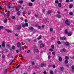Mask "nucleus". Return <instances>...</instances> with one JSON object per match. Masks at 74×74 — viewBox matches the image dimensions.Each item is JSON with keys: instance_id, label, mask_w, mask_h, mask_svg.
I'll return each mask as SVG.
<instances>
[{"instance_id": "20", "label": "nucleus", "mask_w": 74, "mask_h": 74, "mask_svg": "<svg viewBox=\"0 0 74 74\" xmlns=\"http://www.w3.org/2000/svg\"><path fill=\"white\" fill-rule=\"evenodd\" d=\"M41 37H42L40 35L39 36L38 38V40H40L41 38Z\"/></svg>"}, {"instance_id": "23", "label": "nucleus", "mask_w": 74, "mask_h": 74, "mask_svg": "<svg viewBox=\"0 0 74 74\" xmlns=\"http://www.w3.org/2000/svg\"><path fill=\"white\" fill-rule=\"evenodd\" d=\"M53 51V49H49V51H51V52H52Z\"/></svg>"}, {"instance_id": "13", "label": "nucleus", "mask_w": 74, "mask_h": 74, "mask_svg": "<svg viewBox=\"0 0 74 74\" xmlns=\"http://www.w3.org/2000/svg\"><path fill=\"white\" fill-rule=\"evenodd\" d=\"M4 23H7V18H5L4 21Z\"/></svg>"}, {"instance_id": "37", "label": "nucleus", "mask_w": 74, "mask_h": 74, "mask_svg": "<svg viewBox=\"0 0 74 74\" xmlns=\"http://www.w3.org/2000/svg\"><path fill=\"white\" fill-rule=\"evenodd\" d=\"M52 66H53V68H55V67H56V66H55V65H54V64Z\"/></svg>"}, {"instance_id": "44", "label": "nucleus", "mask_w": 74, "mask_h": 74, "mask_svg": "<svg viewBox=\"0 0 74 74\" xmlns=\"http://www.w3.org/2000/svg\"><path fill=\"white\" fill-rule=\"evenodd\" d=\"M25 26H28V24L27 23H25Z\"/></svg>"}, {"instance_id": "3", "label": "nucleus", "mask_w": 74, "mask_h": 74, "mask_svg": "<svg viewBox=\"0 0 74 74\" xmlns=\"http://www.w3.org/2000/svg\"><path fill=\"white\" fill-rule=\"evenodd\" d=\"M60 39L61 40H66V37L65 36L60 37Z\"/></svg>"}, {"instance_id": "40", "label": "nucleus", "mask_w": 74, "mask_h": 74, "mask_svg": "<svg viewBox=\"0 0 74 74\" xmlns=\"http://www.w3.org/2000/svg\"><path fill=\"white\" fill-rule=\"evenodd\" d=\"M73 14V13L72 12L69 13V14L70 15H72Z\"/></svg>"}, {"instance_id": "56", "label": "nucleus", "mask_w": 74, "mask_h": 74, "mask_svg": "<svg viewBox=\"0 0 74 74\" xmlns=\"http://www.w3.org/2000/svg\"><path fill=\"white\" fill-rule=\"evenodd\" d=\"M30 50H29L27 51V53H29V52H30Z\"/></svg>"}, {"instance_id": "35", "label": "nucleus", "mask_w": 74, "mask_h": 74, "mask_svg": "<svg viewBox=\"0 0 74 74\" xmlns=\"http://www.w3.org/2000/svg\"><path fill=\"white\" fill-rule=\"evenodd\" d=\"M34 16H35L36 18H37V17L38 16V15L35 14L34 15Z\"/></svg>"}, {"instance_id": "50", "label": "nucleus", "mask_w": 74, "mask_h": 74, "mask_svg": "<svg viewBox=\"0 0 74 74\" xmlns=\"http://www.w3.org/2000/svg\"><path fill=\"white\" fill-rule=\"evenodd\" d=\"M52 67V66L51 65H50L49 66V67Z\"/></svg>"}, {"instance_id": "31", "label": "nucleus", "mask_w": 74, "mask_h": 74, "mask_svg": "<svg viewBox=\"0 0 74 74\" xmlns=\"http://www.w3.org/2000/svg\"><path fill=\"white\" fill-rule=\"evenodd\" d=\"M58 0H56L55 1V3L56 4H58Z\"/></svg>"}, {"instance_id": "43", "label": "nucleus", "mask_w": 74, "mask_h": 74, "mask_svg": "<svg viewBox=\"0 0 74 74\" xmlns=\"http://www.w3.org/2000/svg\"><path fill=\"white\" fill-rule=\"evenodd\" d=\"M2 58H5V56L4 55H3L2 56Z\"/></svg>"}, {"instance_id": "47", "label": "nucleus", "mask_w": 74, "mask_h": 74, "mask_svg": "<svg viewBox=\"0 0 74 74\" xmlns=\"http://www.w3.org/2000/svg\"><path fill=\"white\" fill-rule=\"evenodd\" d=\"M31 63L32 64V65H34V62H31Z\"/></svg>"}, {"instance_id": "57", "label": "nucleus", "mask_w": 74, "mask_h": 74, "mask_svg": "<svg viewBox=\"0 0 74 74\" xmlns=\"http://www.w3.org/2000/svg\"><path fill=\"white\" fill-rule=\"evenodd\" d=\"M59 1L60 3H62V0H59Z\"/></svg>"}, {"instance_id": "36", "label": "nucleus", "mask_w": 74, "mask_h": 74, "mask_svg": "<svg viewBox=\"0 0 74 74\" xmlns=\"http://www.w3.org/2000/svg\"><path fill=\"white\" fill-rule=\"evenodd\" d=\"M8 8H11V6L10 5H8Z\"/></svg>"}, {"instance_id": "34", "label": "nucleus", "mask_w": 74, "mask_h": 74, "mask_svg": "<svg viewBox=\"0 0 74 74\" xmlns=\"http://www.w3.org/2000/svg\"><path fill=\"white\" fill-rule=\"evenodd\" d=\"M64 62L65 63L67 64V63H68V61L67 60H66Z\"/></svg>"}, {"instance_id": "48", "label": "nucleus", "mask_w": 74, "mask_h": 74, "mask_svg": "<svg viewBox=\"0 0 74 74\" xmlns=\"http://www.w3.org/2000/svg\"><path fill=\"white\" fill-rule=\"evenodd\" d=\"M43 73L44 74H47V72L46 71H44Z\"/></svg>"}, {"instance_id": "9", "label": "nucleus", "mask_w": 74, "mask_h": 74, "mask_svg": "<svg viewBox=\"0 0 74 74\" xmlns=\"http://www.w3.org/2000/svg\"><path fill=\"white\" fill-rule=\"evenodd\" d=\"M65 45L67 46H69V43L68 42H66L65 43Z\"/></svg>"}, {"instance_id": "7", "label": "nucleus", "mask_w": 74, "mask_h": 74, "mask_svg": "<svg viewBox=\"0 0 74 74\" xmlns=\"http://www.w3.org/2000/svg\"><path fill=\"white\" fill-rule=\"evenodd\" d=\"M68 35L69 36H71L72 35V33L71 32H69L68 33Z\"/></svg>"}, {"instance_id": "54", "label": "nucleus", "mask_w": 74, "mask_h": 74, "mask_svg": "<svg viewBox=\"0 0 74 74\" xmlns=\"http://www.w3.org/2000/svg\"><path fill=\"white\" fill-rule=\"evenodd\" d=\"M44 27H45L44 25H42V28H44Z\"/></svg>"}, {"instance_id": "22", "label": "nucleus", "mask_w": 74, "mask_h": 74, "mask_svg": "<svg viewBox=\"0 0 74 74\" xmlns=\"http://www.w3.org/2000/svg\"><path fill=\"white\" fill-rule=\"evenodd\" d=\"M52 12V11H49L48 12V14H51Z\"/></svg>"}, {"instance_id": "64", "label": "nucleus", "mask_w": 74, "mask_h": 74, "mask_svg": "<svg viewBox=\"0 0 74 74\" xmlns=\"http://www.w3.org/2000/svg\"><path fill=\"white\" fill-rule=\"evenodd\" d=\"M57 12L58 14H60V12H59V11H58Z\"/></svg>"}, {"instance_id": "25", "label": "nucleus", "mask_w": 74, "mask_h": 74, "mask_svg": "<svg viewBox=\"0 0 74 74\" xmlns=\"http://www.w3.org/2000/svg\"><path fill=\"white\" fill-rule=\"evenodd\" d=\"M50 74H53V72L52 71H50Z\"/></svg>"}, {"instance_id": "55", "label": "nucleus", "mask_w": 74, "mask_h": 74, "mask_svg": "<svg viewBox=\"0 0 74 74\" xmlns=\"http://www.w3.org/2000/svg\"><path fill=\"white\" fill-rule=\"evenodd\" d=\"M48 59H50L51 58V56H50L49 55V56H48Z\"/></svg>"}, {"instance_id": "30", "label": "nucleus", "mask_w": 74, "mask_h": 74, "mask_svg": "<svg viewBox=\"0 0 74 74\" xmlns=\"http://www.w3.org/2000/svg\"><path fill=\"white\" fill-rule=\"evenodd\" d=\"M64 69V68H63V67H61L60 70H61V71H63Z\"/></svg>"}, {"instance_id": "6", "label": "nucleus", "mask_w": 74, "mask_h": 74, "mask_svg": "<svg viewBox=\"0 0 74 74\" xmlns=\"http://www.w3.org/2000/svg\"><path fill=\"white\" fill-rule=\"evenodd\" d=\"M45 45L43 44H42L40 45V48H43V47H45Z\"/></svg>"}, {"instance_id": "10", "label": "nucleus", "mask_w": 74, "mask_h": 74, "mask_svg": "<svg viewBox=\"0 0 74 74\" xmlns=\"http://www.w3.org/2000/svg\"><path fill=\"white\" fill-rule=\"evenodd\" d=\"M58 6L59 7H61V6H62V3H58Z\"/></svg>"}, {"instance_id": "29", "label": "nucleus", "mask_w": 74, "mask_h": 74, "mask_svg": "<svg viewBox=\"0 0 74 74\" xmlns=\"http://www.w3.org/2000/svg\"><path fill=\"white\" fill-rule=\"evenodd\" d=\"M20 66H21L20 65H18L16 67V69H18V68H19V67H20Z\"/></svg>"}, {"instance_id": "52", "label": "nucleus", "mask_w": 74, "mask_h": 74, "mask_svg": "<svg viewBox=\"0 0 74 74\" xmlns=\"http://www.w3.org/2000/svg\"><path fill=\"white\" fill-rule=\"evenodd\" d=\"M63 51H64V52H65L66 51V49H64V48H63Z\"/></svg>"}, {"instance_id": "63", "label": "nucleus", "mask_w": 74, "mask_h": 74, "mask_svg": "<svg viewBox=\"0 0 74 74\" xmlns=\"http://www.w3.org/2000/svg\"><path fill=\"white\" fill-rule=\"evenodd\" d=\"M7 47H8V48H9V47H10V45H7Z\"/></svg>"}, {"instance_id": "15", "label": "nucleus", "mask_w": 74, "mask_h": 74, "mask_svg": "<svg viewBox=\"0 0 74 74\" xmlns=\"http://www.w3.org/2000/svg\"><path fill=\"white\" fill-rule=\"evenodd\" d=\"M7 73V69H5V71L3 73L4 74H6Z\"/></svg>"}, {"instance_id": "33", "label": "nucleus", "mask_w": 74, "mask_h": 74, "mask_svg": "<svg viewBox=\"0 0 74 74\" xmlns=\"http://www.w3.org/2000/svg\"><path fill=\"white\" fill-rule=\"evenodd\" d=\"M59 60L60 61H62V58L61 57L59 58Z\"/></svg>"}, {"instance_id": "27", "label": "nucleus", "mask_w": 74, "mask_h": 74, "mask_svg": "<svg viewBox=\"0 0 74 74\" xmlns=\"http://www.w3.org/2000/svg\"><path fill=\"white\" fill-rule=\"evenodd\" d=\"M51 47L52 49H54V48H55V47H54V45H53L51 46Z\"/></svg>"}, {"instance_id": "60", "label": "nucleus", "mask_w": 74, "mask_h": 74, "mask_svg": "<svg viewBox=\"0 0 74 74\" xmlns=\"http://www.w3.org/2000/svg\"><path fill=\"white\" fill-rule=\"evenodd\" d=\"M41 26H39L38 27V29H41Z\"/></svg>"}, {"instance_id": "17", "label": "nucleus", "mask_w": 74, "mask_h": 74, "mask_svg": "<svg viewBox=\"0 0 74 74\" xmlns=\"http://www.w3.org/2000/svg\"><path fill=\"white\" fill-rule=\"evenodd\" d=\"M64 32L65 34H68V32H67V30L66 29L64 31Z\"/></svg>"}, {"instance_id": "39", "label": "nucleus", "mask_w": 74, "mask_h": 74, "mask_svg": "<svg viewBox=\"0 0 74 74\" xmlns=\"http://www.w3.org/2000/svg\"><path fill=\"white\" fill-rule=\"evenodd\" d=\"M71 68H72V70H74V66H71Z\"/></svg>"}, {"instance_id": "18", "label": "nucleus", "mask_w": 74, "mask_h": 74, "mask_svg": "<svg viewBox=\"0 0 74 74\" xmlns=\"http://www.w3.org/2000/svg\"><path fill=\"white\" fill-rule=\"evenodd\" d=\"M19 3H20V4H22L23 3V1H18Z\"/></svg>"}, {"instance_id": "11", "label": "nucleus", "mask_w": 74, "mask_h": 74, "mask_svg": "<svg viewBox=\"0 0 74 74\" xmlns=\"http://www.w3.org/2000/svg\"><path fill=\"white\" fill-rule=\"evenodd\" d=\"M20 28H21V25H18V27H17L18 29L19 30Z\"/></svg>"}, {"instance_id": "12", "label": "nucleus", "mask_w": 74, "mask_h": 74, "mask_svg": "<svg viewBox=\"0 0 74 74\" xmlns=\"http://www.w3.org/2000/svg\"><path fill=\"white\" fill-rule=\"evenodd\" d=\"M56 16L58 18H61V16L59 15H56Z\"/></svg>"}, {"instance_id": "5", "label": "nucleus", "mask_w": 74, "mask_h": 74, "mask_svg": "<svg viewBox=\"0 0 74 74\" xmlns=\"http://www.w3.org/2000/svg\"><path fill=\"white\" fill-rule=\"evenodd\" d=\"M40 66L41 67H45V66H46V64H41Z\"/></svg>"}, {"instance_id": "1", "label": "nucleus", "mask_w": 74, "mask_h": 74, "mask_svg": "<svg viewBox=\"0 0 74 74\" xmlns=\"http://www.w3.org/2000/svg\"><path fill=\"white\" fill-rule=\"evenodd\" d=\"M65 23L67 25H70V21L69 20H66L65 21Z\"/></svg>"}, {"instance_id": "24", "label": "nucleus", "mask_w": 74, "mask_h": 74, "mask_svg": "<svg viewBox=\"0 0 74 74\" xmlns=\"http://www.w3.org/2000/svg\"><path fill=\"white\" fill-rule=\"evenodd\" d=\"M12 49H15V46H13L12 47Z\"/></svg>"}, {"instance_id": "49", "label": "nucleus", "mask_w": 74, "mask_h": 74, "mask_svg": "<svg viewBox=\"0 0 74 74\" xmlns=\"http://www.w3.org/2000/svg\"><path fill=\"white\" fill-rule=\"evenodd\" d=\"M10 12V11L8 12H7V14L8 15H9Z\"/></svg>"}, {"instance_id": "26", "label": "nucleus", "mask_w": 74, "mask_h": 74, "mask_svg": "<svg viewBox=\"0 0 74 74\" xmlns=\"http://www.w3.org/2000/svg\"><path fill=\"white\" fill-rule=\"evenodd\" d=\"M32 5H33V4H32V3H30L29 4V6H30V7L32 6Z\"/></svg>"}, {"instance_id": "53", "label": "nucleus", "mask_w": 74, "mask_h": 74, "mask_svg": "<svg viewBox=\"0 0 74 74\" xmlns=\"http://www.w3.org/2000/svg\"><path fill=\"white\" fill-rule=\"evenodd\" d=\"M37 40H36L35 39L34 40V42H37Z\"/></svg>"}, {"instance_id": "21", "label": "nucleus", "mask_w": 74, "mask_h": 74, "mask_svg": "<svg viewBox=\"0 0 74 74\" xmlns=\"http://www.w3.org/2000/svg\"><path fill=\"white\" fill-rule=\"evenodd\" d=\"M69 57H68L67 56H66L65 57V59L66 60H68V59H69Z\"/></svg>"}, {"instance_id": "61", "label": "nucleus", "mask_w": 74, "mask_h": 74, "mask_svg": "<svg viewBox=\"0 0 74 74\" xmlns=\"http://www.w3.org/2000/svg\"><path fill=\"white\" fill-rule=\"evenodd\" d=\"M27 19H25V22H27Z\"/></svg>"}, {"instance_id": "28", "label": "nucleus", "mask_w": 74, "mask_h": 74, "mask_svg": "<svg viewBox=\"0 0 74 74\" xmlns=\"http://www.w3.org/2000/svg\"><path fill=\"white\" fill-rule=\"evenodd\" d=\"M21 14V13L20 12L18 11L17 12V15H20V14Z\"/></svg>"}, {"instance_id": "4", "label": "nucleus", "mask_w": 74, "mask_h": 74, "mask_svg": "<svg viewBox=\"0 0 74 74\" xmlns=\"http://www.w3.org/2000/svg\"><path fill=\"white\" fill-rule=\"evenodd\" d=\"M5 42L4 41H3L2 43V46L3 47H5Z\"/></svg>"}, {"instance_id": "41", "label": "nucleus", "mask_w": 74, "mask_h": 74, "mask_svg": "<svg viewBox=\"0 0 74 74\" xmlns=\"http://www.w3.org/2000/svg\"><path fill=\"white\" fill-rule=\"evenodd\" d=\"M13 62H14V61L13 60L10 63V64L9 65H11V64H12V63H13Z\"/></svg>"}, {"instance_id": "45", "label": "nucleus", "mask_w": 74, "mask_h": 74, "mask_svg": "<svg viewBox=\"0 0 74 74\" xmlns=\"http://www.w3.org/2000/svg\"><path fill=\"white\" fill-rule=\"evenodd\" d=\"M35 52H38V49H36L35 50Z\"/></svg>"}, {"instance_id": "38", "label": "nucleus", "mask_w": 74, "mask_h": 74, "mask_svg": "<svg viewBox=\"0 0 74 74\" xmlns=\"http://www.w3.org/2000/svg\"><path fill=\"white\" fill-rule=\"evenodd\" d=\"M33 29V27H31L29 28V30H32Z\"/></svg>"}, {"instance_id": "62", "label": "nucleus", "mask_w": 74, "mask_h": 74, "mask_svg": "<svg viewBox=\"0 0 74 74\" xmlns=\"http://www.w3.org/2000/svg\"><path fill=\"white\" fill-rule=\"evenodd\" d=\"M22 26H23V27H25V25H23Z\"/></svg>"}, {"instance_id": "42", "label": "nucleus", "mask_w": 74, "mask_h": 74, "mask_svg": "<svg viewBox=\"0 0 74 74\" xmlns=\"http://www.w3.org/2000/svg\"><path fill=\"white\" fill-rule=\"evenodd\" d=\"M3 26H0V29H2L3 28Z\"/></svg>"}, {"instance_id": "14", "label": "nucleus", "mask_w": 74, "mask_h": 74, "mask_svg": "<svg viewBox=\"0 0 74 74\" xmlns=\"http://www.w3.org/2000/svg\"><path fill=\"white\" fill-rule=\"evenodd\" d=\"M53 29L52 28H50V31L51 32H53Z\"/></svg>"}, {"instance_id": "32", "label": "nucleus", "mask_w": 74, "mask_h": 74, "mask_svg": "<svg viewBox=\"0 0 74 74\" xmlns=\"http://www.w3.org/2000/svg\"><path fill=\"white\" fill-rule=\"evenodd\" d=\"M52 53L53 55H55L56 53L54 51H53Z\"/></svg>"}, {"instance_id": "59", "label": "nucleus", "mask_w": 74, "mask_h": 74, "mask_svg": "<svg viewBox=\"0 0 74 74\" xmlns=\"http://www.w3.org/2000/svg\"><path fill=\"white\" fill-rule=\"evenodd\" d=\"M16 53H18L19 52V51H18V50H17L16 51Z\"/></svg>"}, {"instance_id": "2", "label": "nucleus", "mask_w": 74, "mask_h": 74, "mask_svg": "<svg viewBox=\"0 0 74 74\" xmlns=\"http://www.w3.org/2000/svg\"><path fill=\"white\" fill-rule=\"evenodd\" d=\"M17 47H19L20 48V51L21 50L22 48V46H21V44L19 43V42H18L17 43Z\"/></svg>"}, {"instance_id": "51", "label": "nucleus", "mask_w": 74, "mask_h": 74, "mask_svg": "<svg viewBox=\"0 0 74 74\" xmlns=\"http://www.w3.org/2000/svg\"><path fill=\"white\" fill-rule=\"evenodd\" d=\"M66 3H68L69 2V0H66Z\"/></svg>"}, {"instance_id": "19", "label": "nucleus", "mask_w": 74, "mask_h": 74, "mask_svg": "<svg viewBox=\"0 0 74 74\" xmlns=\"http://www.w3.org/2000/svg\"><path fill=\"white\" fill-rule=\"evenodd\" d=\"M57 42L58 44H59V45L61 44V42H60V41H58Z\"/></svg>"}, {"instance_id": "8", "label": "nucleus", "mask_w": 74, "mask_h": 74, "mask_svg": "<svg viewBox=\"0 0 74 74\" xmlns=\"http://www.w3.org/2000/svg\"><path fill=\"white\" fill-rule=\"evenodd\" d=\"M5 30H6L7 32H8V33H12V32L9 29H5Z\"/></svg>"}, {"instance_id": "46", "label": "nucleus", "mask_w": 74, "mask_h": 74, "mask_svg": "<svg viewBox=\"0 0 74 74\" xmlns=\"http://www.w3.org/2000/svg\"><path fill=\"white\" fill-rule=\"evenodd\" d=\"M12 19H14L15 18V16H12Z\"/></svg>"}, {"instance_id": "58", "label": "nucleus", "mask_w": 74, "mask_h": 74, "mask_svg": "<svg viewBox=\"0 0 74 74\" xmlns=\"http://www.w3.org/2000/svg\"><path fill=\"white\" fill-rule=\"evenodd\" d=\"M18 8H21V6L20 5H18Z\"/></svg>"}, {"instance_id": "16", "label": "nucleus", "mask_w": 74, "mask_h": 74, "mask_svg": "<svg viewBox=\"0 0 74 74\" xmlns=\"http://www.w3.org/2000/svg\"><path fill=\"white\" fill-rule=\"evenodd\" d=\"M73 4H70L69 6V8H73Z\"/></svg>"}]
</instances>
